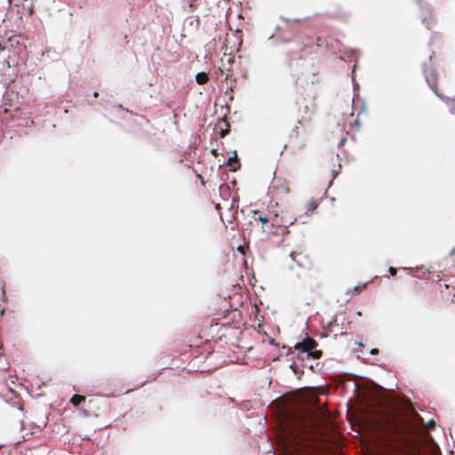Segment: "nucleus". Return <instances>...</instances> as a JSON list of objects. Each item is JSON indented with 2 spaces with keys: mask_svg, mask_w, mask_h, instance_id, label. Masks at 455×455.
Instances as JSON below:
<instances>
[{
  "mask_svg": "<svg viewBox=\"0 0 455 455\" xmlns=\"http://www.w3.org/2000/svg\"><path fill=\"white\" fill-rule=\"evenodd\" d=\"M255 220H258L262 224V229L265 232L272 233V216L266 217L259 215V217H255Z\"/></svg>",
  "mask_w": 455,
  "mask_h": 455,
  "instance_id": "423d86ee",
  "label": "nucleus"
},
{
  "mask_svg": "<svg viewBox=\"0 0 455 455\" xmlns=\"http://www.w3.org/2000/svg\"><path fill=\"white\" fill-rule=\"evenodd\" d=\"M23 11L26 12V14L28 16H32L33 13H34V6L33 4H30L29 6H28V8H26L25 6H22L21 7Z\"/></svg>",
  "mask_w": 455,
  "mask_h": 455,
  "instance_id": "4468645a",
  "label": "nucleus"
},
{
  "mask_svg": "<svg viewBox=\"0 0 455 455\" xmlns=\"http://www.w3.org/2000/svg\"><path fill=\"white\" fill-rule=\"evenodd\" d=\"M388 272L390 273L391 275H395L396 274V268L395 267H390L388 268Z\"/></svg>",
  "mask_w": 455,
  "mask_h": 455,
  "instance_id": "dca6fc26",
  "label": "nucleus"
},
{
  "mask_svg": "<svg viewBox=\"0 0 455 455\" xmlns=\"http://www.w3.org/2000/svg\"><path fill=\"white\" fill-rule=\"evenodd\" d=\"M4 52V49H0V54Z\"/></svg>",
  "mask_w": 455,
  "mask_h": 455,
  "instance_id": "c756f323",
  "label": "nucleus"
},
{
  "mask_svg": "<svg viewBox=\"0 0 455 455\" xmlns=\"http://www.w3.org/2000/svg\"><path fill=\"white\" fill-rule=\"evenodd\" d=\"M441 100L448 107V111L451 115L455 116V96L454 97H441Z\"/></svg>",
  "mask_w": 455,
  "mask_h": 455,
  "instance_id": "0eeeda50",
  "label": "nucleus"
},
{
  "mask_svg": "<svg viewBox=\"0 0 455 455\" xmlns=\"http://www.w3.org/2000/svg\"><path fill=\"white\" fill-rule=\"evenodd\" d=\"M272 226L289 227L296 221V218L292 213L287 211L272 212Z\"/></svg>",
  "mask_w": 455,
  "mask_h": 455,
  "instance_id": "f03ea898",
  "label": "nucleus"
},
{
  "mask_svg": "<svg viewBox=\"0 0 455 455\" xmlns=\"http://www.w3.org/2000/svg\"><path fill=\"white\" fill-rule=\"evenodd\" d=\"M378 353H379L378 348H373V349H371V354H372V355H375V354H378Z\"/></svg>",
  "mask_w": 455,
  "mask_h": 455,
  "instance_id": "aec40b11",
  "label": "nucleus"
},
{
  "mask_svg": "<svg viewBox=\"0 0 455 455\" xmlns=\"http://www.w3.org/2000/svg\"><path fill=\"white\" fill-rule=\"evenodd\" d=\"M450 254H451V256H453L455 254V248L451 250Z\"/></svg>",
  "mask_w": 455,
  "mask_h": 455,
  "instance_id": "4be33fe9",
  "label": "nucleus"
},
{
  "mask_svg": "<svg viewBox=\"0 0 455 455\" xmlns=\"http://www.w3.org/2000/svg\"><path fill=\"white\" fill-rule=\"evenodd\" d=\"M20 23H22V17L20 16Z\"/></svg>",
  "mask_w": 455,
  "mask_h": 455,
  "instance_id": "cd10ccee",
  "label": "nucleus"
},
{
  "mask_svg": "<svg viewBox=\"0 0 455 455\" xmlns=\"http://www.w3.org/2000/svg\"><path fill=\"white\" fill-rule=\"evenodd\" d=\"M345 141H346V139H343V140H341V144H343Z\"/></svg>",
  "mask_w": 455,
  "mask_h": 455,
  "instance_id": "a878e982",
  "label": "nucleus"
},
{
  "mask_svg": "<svg viewBox=\"0 0 455 455\" xmlns=\"http://www.w3.org/2000/svg\"><path fill=\"white\" fill-rule=\"evenodd\" d=\"M425 78L433 92L441 99L443 97L438 92V75L435 68L429 66L424 69Z\"/></svg>",
  "mask_w": 455,
  "mask_h": 455,
  "instance_id": "20e7f679",
  "label": "nucleus"
},
{
  "mask_svg": "<svg viewBox=\"0 0 455 455\" xmlns=\"http://www.w3.org/2000/svg\"><path fill=\"white\" fill-rule=\"evenodd\" d=\"M317 206H318V204L316 203V201L315 199L311 198L306 204V206H305L306 212L307 213L313 212L317 208Z\"/></svg>",
  "mask_w": 455,
  "mask_h": 455,
  "instance_id": "9d476101",
  "label": "nucleus"
},
{
  "mask_svg": "<svg viewBox=\"0 0 455 455\" xmlns=\"http://www.w3.org/2000/svg\"><path fill=\"white\" fill-rule=\"evenodd\" d=\"M212 154L213 156H218L217 149H212Z\"/></svg>",
  "mask_w": 455,
  "mask_h": 455,
  "instance_id": "412c9836",
  "label": "nucleus"
},
{
  "mask_svg": "<svg viewBox=\"0 0 455 455\" xmlns=\"http://www.w3.org/2000/svg\"><path fill=\"white\" fill-rule=\"evenodd\" d=\"M85 401V396L81 395H74L70 400V403L74 406H78L80 403Z\"/></svg>",
  "mask_w": 455,
  "mask_h": 455,
  "instance_id": "9b49d317",
  "label": "nucleus"
},
{
  "mask_svg": "<svg viewBox=\"0 0 455 455\" xmlns=\"http://www.w3.org/2000/svg\"><path fill=\"white\" fill-rule=\"evenodd\" d=\"M227 165L229 166L230 170L233 172L236 171L240 167L236 154L234 156L228 158Z\"/></svg>",
  "mask_w": 455,
  "mask_h": 455,
  "instance_id": "6e6552de",
  "label": "nucleus"
},
{
  "mask_svg": "<svg viewBox=\"0 0 455 455\" xmlns=\"http://www.w3.org/2000/svg\"><path fill=\"white\" fill-rule=\"evenodd\" d=\"M228 133H229V124H227V128L226 129H221V131L220 132V135L221 138H224Z\"/></svg>",
  "mask_w": 455,
  "mask_h": 455,
  "instance_id": "2eb2a0df",
  "label": "nucleus"
},
{
  "mask_svg": "<svg viewBox=\"0 0 455 455\" xmlns=\"http://www.w3.org/2000/svg\"><path fill=\"white\" fill-rule=\"evenodd\" d=\"M316 45L317 46H322L323 45V43H322V40H321L320 37H317V39H316Z\"/></svg>",
  "mask_w": 455,
  "mask_h": 455,
  "instance_id": "a211bd4d",
  "label": "nucleus"
},
{
  "mask_svg": "<svg viewBox=\"0 0 455 455\" xmlns=\"http://www.w3.org/2000/svg\"><path fill=\"white\" fill-rule=\"evenodd\" d=\"M238 250L243 252V248L241 246L238 248Z\"/></svg>",
  "mask_w": 455,
  "mask_h": 455,
  "instance_id": "393cba45",
  "label": "nucleus"
},
{
  "mask_svg": "<svg viewBox=\"0 0 455 455\" xmlns=\"http://www.w3.org/2000/svg\"><path fill=\"white\" fill-rule=\"evenodd\" d=\"M435 427V421L434 420H431L429 423H428V428H432Z\"/></svg>",
  "mask_w": 455,
  "mask_h": 455,
  "instance_id": "6ab92c4d",
  "label": "nucleus"
},
{
  "mask_svg": "<svg viewBox=\"0 0 455 455\" xmlns=\"http://www.w3.org/2000/svg\"><path fill=\"white\" fill-rule=\"evenodd\" d=\"M290 257L301 268L311 269L314 267L313 260L303 251H292L290 253Z\"/></svg>",
  "mask_w": 455,
  "mask_h": 455,
  "instance_id": "39448f33",
  "label": "nucleus"
},
{
  "mask_svg": "<svg viewBox=\"0 0 455 455\" xmlns=\"http://www.w3.org/2000/svg\"><path fill=\"white\" fill-rule=\"evenodd\" d=\"M455 294H453V297L451 299V302H454Z\"/></svg>",
  "mask_w": 455,
  "mask_h": 455,
  "instance_id": "b1692460",
  "label": "nucleus"
},
{
  "mask_svg": "<svg viewBox=\"0 0 455 455\" xmlns=\"http://www.w3.org/2000/svg\"><path fill=\"white\" fill-rule=\"evenodd\" d=\"M270 193L276 199H281L283 196H287L290 193L288 181L281 178H275L270 187Z\"/></svg>",
  "mask_w": 455,
  "mask_h": 455,
  "instance_id": "7ed1b4c3",
  "label": "nucleus"
},
{
  "mask_svg": "<svg viewBox=\"0 0 455 455\" xmlns=\"http://www.w3.org/2000/svg\"><path fill=\"white\" fill-rule=\"evenodd\" d=\"M132 390V389H129V390H127L125 393H126V394H127V393H130Z\"/></svg>",
  "mask_w": 455,
  "mask_h": 455,
  "instance_id": "c85d7f7f",
  "label": "nucleus"
},
{
  "mask_svg": "<svg viewBox=\"0 0 455 455\" xmlns=\"http://www.w3.org/2000/svg\"><path fill=\"white\" fill-rule=\"evenodd\" d=\"M209 80V76L204 72H199L196 76V81L198 84L203 85L205 84Z\"/></svg>",
  "mask_w": 455,
  "mask_h": 455,
  "instance_id": "1a4fd4ad",
  "label": "nucleus"
},
{
  "mask_svg": "<svg viewBox=\"0 0 455 455\" xmlns=\"http://www.w3.org/2000/svg\"><path fill=\"white\" fill-rule=\"evenodd\" d=\"M216 74L218 75V77L219 78H221V79H224V80H227L229 76V73L228 72H225L223 70V68H219L218 70L216 71Z\"/></svg>",
  "mask_w": 455,
  "mask_h": 455,
  "instance_id": "ddd939ff",
  "label": "nucleus"
},
{
  "mask_svg": "<svg viewBox=\"0 0 455 455\" xmlns=\"http://www.w3.org/2000/svg\"><path fill=\"white\" fill-rule=\"evenodd\" d=\"M93 96H94L95 98H97V97L99 96V93H98L97 92H95L93 93Z\"/></svg>",
  "mask_w": 455,
  "mask_h": 455,
  "instance_id": "5701e85b",
  "label": "nucleus"
},
{
  "mask_svg": "<svg viewBox=\"0 0 455 455\" xmlns=\"http://www.w3.org/2000/svg\"><path fill=\"white\" fill-rule=\"evenodd\" d=\"M2 346H3V344H2V342H0V349L2 348Z\"/></svg>",
  "mask_w": 455,
  "mask_h": 455,
  "instance_id": "7c9ffc66",
  "label": "nucleus"
},
{
  "mask_svg": "<svg viewBox=\"0 0 455 455\" xmlns=\"http://www.w3.org/2000/svg\"><path fill=\"white\" fill-rule=\"evenodd\" d=\"M11 68V63L8 58L4 57V60L0 63V71H5Z\"/></svg>",
  "mask_w": 455,
  "mask_h": 455,
  "instance_id": "f8f14e48",
  "label": "nucleus"
},
{
  "mask_svg": "<svg viewBox=\"0 0 455 455\" xmlns=\"http://www.w3.org/2000/svg\"><path fill=\"white\" fill-rule=\"evenodd\" d=\"M444 287H445V289H448L449 285L448 284H444Z\"/></svg>",
  "mask_w": 455,
  "mask_h": 455,
  "instance_id": "bb28decb",
  "label": "nucleus"
},
{
  "mask_svg": "<svg viewBox=\"0 0 455 455\" xmlns=\"http://www.w3.org/2000/svg\"><path fill=\"white\" fill-rule=\"evenodd\" d=\"M292 132L295 134V137H298V136H299V126H298V125H296V126L294 127V129L292 130Z\"/></svg>",
  "mask_w": 455,
  "mask_h": 455,
  "instance_id": "f3484780",
  "label": "nucleus"
},
{
  "mask_svg": "<svg viewBox=\"0 0 455 455\" xmlns=\"http://www.w3.org/2000/svg\"><path fill=\"white\" fill-rule=\"evenodd\" d=\"M316 346L317 342L314 339L307 337L301 342H298L294 346V348L302 352H307L308 355L314 359H319L322 356L323 352L322 350L315 349Z\"/></svg>",
  "mask_w": 455,
  "mask_h": 455,
  "instance_id": "f257e3e1",
  "label": "nucleus"
}]
</instances>
